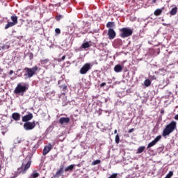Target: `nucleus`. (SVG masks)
<instances>
[{"label": "nucleus", "mask_w": 178, "mask_h": 178, "mask_svg": "<svg viewBox=\"0 0 178 178\" xmlns=\"http://www.w3.org/2000/svg\"><path fill=\"white\" fill-rule=\"evenodd\" d=\"M20 70H20V69H19V70H17V72H20Z\"/></svg>", "instance_id": "nucleus-46"}, {"label": "nucleus", "mask_w": 178, "mask_h": 178, "mask_svg": "<svg viewBox=\"0 0 178 178\" xmlns=\"http://www.w3.org/2000/svg\"><path fill=\"white\" fill-rule=\"evenodd\" d=\"M175 120H178V114L175 116Z\"/></svg>", "instance_id": "nucleus-41"}, {"label": "nucleus", "mask_w": 178, "mask_h": 178, "mask_svg": "<svg viewBox=\"0 0 178 178\" xmlns=\"http://www.w3.org/2000/svg\"><path fill=\"white\" fill-rule=\"evenodd\" d=\"M152 3H156V0H152Z\"/></svg>", "instance_id": "nucleus-42"}, {"label": "nucleus", "mask_w": 178, "mask_h": 178, "mask_svg": "<svg viewBox=\"0 0 178 178\" xmlns=\"http://www.w3.org/2000/svg\"><path fill=\"white\" fill-rule=\"evenodd\" d=\"M0 170H1V165H0Z\"/></svg>", "instance_id": "nucleus-48"}, {"label": "nucleus", "mask_w": 178, "mask_h": 178, "mask_svg": "<svg viewBox=\"0 0 178 178\" xmlns=\"http://www.w3.org/2000/svg\"><path fill=\"white\" fill-rule=\"evenodd\" d=\"M144 149H145V146L139 147L137 149L136 154H141L144 152Z\"/></svg>", "instance_id": "nucleus-18"}, {"label": "nucleus", "mask_w": 178, "mask_h": 178, "mask_svg": "<svg viewBox=\"0 0 178 178\" xmlns=\"http://www.w3.org/2000/svg\"><path fill=\"white\" fill-rule=\"evenodd\" d=\"M107 35H108L109 40H113L116 37V32L113 29H108Z\"/></svg>", "instance_id": "nucleus-8"}, {"label": "nucleus", "mask_w": 178, "mask_h": 178, "mask_svg": "<svg viewBox=\"0 0 178 178\" xmlns=\"http://www.w3.org/2000/svg\"><path fill=\"white\" fill-rule=\"evenodd\" d=\"M134 131V128H132V129H129V131H128V133H133Z\"/></svg>", "instance_id": "nucleus-39"}, {"label": "nucleus", "mask_w": 178, "mask_h": 178, "mask_svg": "<svg viewBox=\"0 0 178 178\" xmlns=\"http://www.w3.org/2000/svg\"><path fill=\"white\" fill-rule=\"evenodd\" d=\"M105 86H106V83L103 82L100 84V87H105Z\"/></svg>", "instance_id": "nucleus-38"}, {"label": "nucleus", "mask_w": 178, "mask_h": 178, "mask_svg": "<svg viewBox=\"0 0 178 178\" xmlns=\"http://www.w3.org/2000/svg\"><path fill=\"white\" fill-rule=\"evenodd\" d=\"M176 129V122L172 121L168 124L165 126V128L163 129L162 136L163 137H166V136H169L170 133H173Z\"/></svg>", "instance_id": "nucleus-1"}, {"label": "nucleus", "mask_w": 178, "mask_h": 178, "mask_svg": "<svg viewBox=\"0 0 178 178\" xmlns=\"http://www.w3.org/2000/svg\"><path fill=\"white\" fill-rule=\"evenodd\" d=\"M161 14H162V10L159 8L156 9L154 13V16H160V15Z\"/></svg>", "instance_id": "nucleus-20"}, {"label": "nucleus", "mask_w": 178, "mask_h": 178, "mask_svg": "<svg viewBox=\"0 0 178 178\" xmlns=\"http://www.w3.org/2000/svg\"><path fill=\"white\" fill-rule=\"evenodd\" d=\"M120 37H121V38H127V37H130L133 35V29H131L124 27L120 29Z\"/></svg>", "instance_id": "nucleus-4"}, {"label": "nucleus", "mask_w": 178, "mask_h": 178, "mask_svg": "<svg viewBox=\"0 0 178 178\" xmlns=\"http://www.w3.org/2000/svg\"><path fill=\"white\" fill-rule=\"evenodd\" d=\"M81 47L82 48H83V49H86V48H90V43H88V42H86L82 44Z\"/></svg>", "instance_id": "nucleus-23"}, {"label": "nucleus", "mask_w": 178, "mask_h": 178, "mask_svg": "<svg viewBox=\"0 0 178 178\" xmlns=\"http://www.w3.org/2000/svg\"><path fill=\"white\" fill-rule=\"evenodd\" d=\"M13 26H16L15 24H14L13 22H8V24L5 26V29L8 30V29L13 27Z\"/></svg>", "instance_id": "nucleus-21"}, {"label": "nucleus", "mask_w": 178, "mask_h": 178, "mask_svg": "<svg viewBox=\"0 0 178 178\" xmlns=\"http://www.w3.org/2000/svg\"><path fill=\"white\" fill-rule=\"evenodd\" d=\"M161 113H163V111H161Z\"/></svg>", "instance_id": "nucleus-47"}, {"label": "nucleus", "mask_w": 178, "mask_h": 178, "mask_svg": "<svg viewBox=\"0 0 178 178\" xmlns=\"http://www.w3.org/2000/svg\"><path fill=\"white\" fill-rule=\"evenodd\" d=\"M91 69V64L87 63L83 65V67L81 68L79 73L81 74H87V72Z\"/></svg>", "instance_id": "nucleus-7"}, {"label": "nucleus", "mask_w": 178, "mask_h": 178, "mask_svg": "<svg viewBox=\"0 0 178 178\" xmlns=\"http://www.w3.org/2000/svg\"><path fill=\"white\" fill-rule=\"evenodd\" d=\"M35 127V121L33 122H27L24 124V129L26 131L33 130Z\"/></svg>", "instance_id": "nucleus-6"}, {"label": "nucleus", "mask_w": 178, "mask_h": 178, "mask_svg": "<svg viewBox=\"0 0 178 178\" xmlns=\"http://www.w3.org/2000/svg\"><path fill=\"white\" fill-rule=\"evenodd\" d=\"M99 163H101V160H95L92 163V165L95 166V165H99Z\"/></svg>", "instance_id": "nucleus-29"}, {"label": "nucleus", "mask_w": 178, "mask_h": 178, "mask_svg": "<svg viewBox=\"0 0 178 178\" xmlns=\"http://www.w3.org/2000/svg\"><path fill=\"white\" fill-rule=\"evenodd\" d=\"M155 144H156L155 143L154 140H152V142H150L148 145H147V148H151V147H154V145H155Z\"/></svg>", "instance_id": "nucleus-26"}, {"label": "nucleus", "mask_w": 178, "mask_h": 178, "mask_svg": "<svg viewBox=\"0 0 178 178\" xmlns=\"http://www.w3.org/2000/svg\"><path fill=\"white\" fill-rule=\"evenodd\" d=\"M176 13H177V7H175L172 8V10L170 12V14L171 15V16H175Z\"/></svg>", "instance_id": "nucleus-17"}, {"label": "nucleus", "mask_w": 178, "mask_h": 178, "mask_svg": "<svg viewBox=\"0 0 178 178\" xmlns=\"http://www.w3.org/2000/svg\"><path fill=\"white\" fill-rule=\"evenodd\" d=\"M40 177V173L33 171V173L31 175V178H37Z\"/></svg>", "instance_id": "nucleus-22"}, {"label": "nucleus", "mask_w": 178, "mask_h": 178, "mask_svg": "<svg viewBox=\"0 0 178 178\" xmlns=\"http://www.w3.org/2000/svg\"><path fill=\"white\" fill-rule=\"evenodd\" d=\"M144 84H145V87H149V86H151V81L149 79H146L144 81Z\"/></svg>", "instance_id": "nucleus-24"}, {"label": "nucleus", "mask_w": 178, "mask_h": 178, "mask_svg": "<svg viewBox=\"0 0 178 178\" xmlns=\"http://www.w3.org/2000/svg\"><path fill=\"white\" fill-rule=\"evenodd\" d=\"M61 19H63V15H59L56 16V20H57V22H59Z\"/></svg>", "instance_id": "nucleus-31"}, {"label": "nucleus", "mask_w": 178, "mask_h": 178, "mask_svg": "<svg viewBox=\"0 0 178 178\" xmlns=\"http://www.w3.org/2000/svg\"><path fill=\"white\" fill-rule=\"evenodd\" d=\"M123 71V67H122V65H116L114 67V72H115V73H120V72Z\"/></svg>", "instance_id": "nucleus-13"}, {"label": "nucleus", "mask_w": 178, "mask_h": 178, "mask_svg": "<svg viewBox=\"0 0 178 178\" xmlns=\"http://www.w3.org/2000/svg\"><path fill=\"white\" fill-rule=\"evenodd\" d=\"M9 74H10V76H12V74H13V70H10L9 72Z\"/></svg>", "instance_id": "nucleus-40"}, {"label": "nucleus", "mask_w": 178, "mask_h": 178, "mask_svg": "<svg viewBox=\"0 0 178 178\" xmlns=\"http://www.w3.org/2000/svg\"><path fill=\"white\" fill-rule=\"evenodd\" d=\"M172 176H173V172L172 171H170L168 174H167V175L165 176V178H170L172 177Z\"/></svg>", "instance_id": "nucleus-33"}, {"label": "nucleus", "mask_w": 178, "mask_h": 178, "mask_svg": "<svg viewBox=\"0 0 178 178\" xmlns=\"http://www.w3.org/2000/svg\"><path fill=\"white\" fill-rule=\"evenodd\" d=\"M48 62H49V59H48V58H46L44 60H40L41 65H47V63H48Z\"/></svg>", "instance_id": "nucleus-25"}, {"label": "nucleus", "mask_w": 178, "mask_h": 178, "mask_svg": "<svg viewBox=\"0 0 178 178\" xmlns=\"http://www.w3.org/2000/svg\"><path fill=\"white\" fill-rule=\"evenodd\" d=\"M12 118L16 122H18V120H20V115L19 113H13L12 114Z\"/></svg>", "instance_id": "nucleus-14"}, {"label": "nucleus", "mask_w": 178, "mask_h": 178, "mask_svg": "<svg viewBox=\"0 0 178 178\" xmlns=\"http://www.w3.org/2000/svg\"><path fill=\"white\" fill-rule=\"evenodd\" d=\"M115 22H109L106 24L107 29H115Z\"/></svg>", "instance_id": "nucleus-16"}, {"label": "nucleus", "mask_w": 178, "mask_h": 178, "mask_svg": "<svg viewBox=\"0 0 178 178\" xmlns=\"http://www.w3.org/2000/svg\"><path fill=\"white\" fill-rule=\"evenodd\" d=\"M66 59V56H63L60 59H58V62H62V60H65Z\"/></svg>", "instance_id": "nucleus-36"}, {"label": "nucleus", "mask_w": 178, "mask_h": 178, "mask_svg": "<svg viewBox=\"0 0 178 178\" xmlns=\"http://www.w3.org/2000/svg\"><path fill=\"white\" fill-rule=\"evenodd\" d=\"M75 166H76V165H74V164H72V165L67 166V168H65V172H72V170H73V169H74Z\"/></svg>", "instance_id": "nucleus-15"}, {"label": "nucleus", "mask_w": 178, "mask_h": 178, "mask_svg": "<svg viewBox=\"0 0 178 178\" xmlns=\"http://www.w3.org/2000/svg\"><path fill=\"white\" fill-rule=\"evenodd\" d=\"M161 138H162V136L159 135V136H156L154 140V143L156 144V143H158V141H159V140H161Z\"/></svg>", "instance_id": "nucleus-28"}, {"label": "nucleus", "mask_w": 178, "mask_h": 178, "mask_svg": "<svg viewBox=\"0 0 178 178\" xmlns=\"http://www.w3.org/2000/svg\"><path fill=\"white\" fill-rule=\"evenodd\" d=\"M117 133H118V130L115 129V130L114 131V134H116Z\"/></svg>", "instance_id": "nucleus-44"}, {"label": "nucleus", "mask_w": 178, "mask_h": 178, "mask_svg": "<svg viewBox=\"0 0 178 178\" xmlns=\"http://www.w3.org/2000/svg\"><path fill=\"white\" fill-rule=\"evenodd\" d=\"M70 122V118H69L63 117L59 120V123L60 124H65V123H69Z\"/></svg>", "instance_id": "nucleus-12"}, {"label": "nucleus", "mask_w": 178, "mask_h": 178, "mask_svg": "<svg viewBox=\"0 0 178 178\" xmlns=\"http://www.w3.org/2000/svg\"><path fill=\"white\" fill-rule=\"evenodd\" d=\"M33 118V113H29L28 115H26L24 117H22V122H24L25 123H26L27 122H30V120H31Z\"/></svg>", "instance_id": "nucleus-10"}, {"label": "nucleus", "mask_w": 178, "mask_h": 178, "mask_svg": "<svg viewBox=\"0 0 178 178\" xmlns=\"http://www.w3.org/2000/svg\"><path fill=\"white\" fill-rule=\"evenodd\" d=\"M2 72H3V70H2V68L0 67V74L2 73Z\"/></svg>", "instance_id": "nucleus-43"}, {"label": "nucleus", "mask_w": 178, "mask_h": 178, "mask_svg": "<svg viewBox=\"0 0 178 178\" xmlns=\"http://www.w3.org/2000/svg\"><path fill=\"white\" fill-rule=\"evenodd\" d=\"M51 149H52V145L51 143H49L48 145L44 146L42 152V155L45 156L47 154H48Z\"/></svg>", "instance_id": "nucleus-9"}, {"label": "nucleus", "mask_w": 178, "mask_h": 178, "mask_svg": "<svg viewBox=\"0 0 178 178\" xmlns=\"http://www.w3.org/2000/svg\"><path fill=\"white\" fill-rule=\"evenodd\" d=\"M108 178H118V173L112 174Z\"/></svg>", "instance_id": "nucleus-34"}, {"label": "nucleus", "mask_w": 178, "mask_h": 178, "mask_svg": "<svg viewBox=\"0 0 178 178\" xmlns=\"http://www.w3.org/2000/svg\"><path fill=\"white\" fill-rule=\"evenodd\" d=\"M65 166L60 165V169L56 172V173L54 175V177H60V176H62L63 175Z\"/></svg>", "instance_id": "nucleus-11"}, {"label": "nucleus", "mask_w": 178, "mask_h": 178, "mask_svg": "<svg viewBox=\"0 0 178 178\" xmlns=\"http://www.w3.org/2000/svg\"><path fill=\"white\" fill-rule=\"evenodd\" d=\"M62 83V80L58 81V84H60Z\"/></svg>", "instance_id": "nucleus-45"}, {"label": "nucleus", "mask_w": 178, "mask_h": 178, "mask_svg": "<svg viewBox=\"0 0 178 178\" xmlns=\"http://www.w3.org/2000/svg\"><path fill=\"white\" fill-rule=\"evenodd\" d=\"M9 48H10V46L8 44H3V47H2V49H3V50L9 49Z\"/></svg>", "instance_id": "nucleus-32"}, {"label": "nucleus", "mask_w": 178, "mask_h": 178, "mask_svg": "<svg viewBox=\"0 0 178 178\" xmlns=\"http://www.w3.org/2000/svg\"><path fill=\"white\" fill-rule=\"evenodd\" d=\"M24 70L25 72V74L24 76L26 77V79H31V77L35 75L37 72H38V67L35 65L31 68L25 67Z\"/></svg>", "instance_id": "nucleus-2"}, {"label": "nucleus", "mask_w": 178, "mask_h": 178, "mask_svg": "<svg viewBox=\"0 0 178 178\" xmlns=\"http://www.w3.org/2000/svg\"><path fill=\"white\" fill-rule=\"evenodd\" d=\"M31 166V161H28L27 163L24 165V167L23 168V165L18 168L17 172H15V175L13 177H12V178H16L17 177V176H19V175H20V173H26V171L29 170V169H30V167Z\"/></svg>", "instance_id": "nucleus-5"}, {"label": "nucleus", "mask_w": 178, "mask_h": 178, "mask_svg": "<svg viewBox=\"0 0 178 178\" xmlns=\"http://www.w3.org/2000/svg\"><path fill=\"white\" fill-rule=\"evenodd\" d=\"M55 32L56 34H60V29L59 28H57L55 29Z\"/></svg>", "instance_id": "nucleus-35"}, {"label": "nucleus", "mask_w": 178, "mask_h": 178, "mask_svg": "<svg viewBox=\"0 0 178 178\" xmlns=\"http://www.w3.org/2000/svg\"><path fill=\"white\" fill-rule=\"evenodd\" d=\"M120 143V138H119V134L115 136V143L119 144Z\"/></svg>", "instance_id": "nucleus-30"}, {"label": "nucleus", "mask_w": 178, "mask_h": 178, "mask_svg": "<svg viewBox=\"0 0 178 178\" xmlns=\"http://www.w3.org/2000/svg\"><path fill=\"white\" fill-rule=\"evenodd\" d=\"M29 90V88L26 86H22V83H18L15 89L14 90V94L16 95H21L23 97L24 92Z\"/></svg>", "instance_id": "nucleus-3"}, {"label": "nucleus", "mask_w": 178, "mask_h": 178, "mask_svg": "<svg viewBox=\"0 0 178 178\" xmlns=\"http://www.w3.org/2000/svg\"><path fill=\"white\" fill-rule=\"evenodd\" d=\"M60 88H62L63 91H66L67 90V86L66 85H60Z\"/></svg>", "instance_id": "nucleus-27"}, {"label": "nucleus", "mask_w": 178, "mask_h": 178, "mask_svg": "<svg viewBox=\"0 0 178 178\" xmlns=\"http://www.w3.org/2000/svg\"><path fill=\"white\" fill-rule=\"evenodd\" d=\"M149 79L150 80H156V76H155L154 75L149 76Z\"/></svg>", "instance_id": "nucleus-37"}, {"label": "nucleus", "mask_w": 178, "mask_h": 178, "mask_svg": "<svg viewBox=\"0 0 178 178\" xmlns=\"http://www.w3.org/2000/svg\"><path fill=\"white\" fill-rule=\"evenodd\" d=\"M11 20L14 24H17V16L13 15L11 16Z\"/></svg>", "instance_id": "nucleus-19"}]
</instances>
